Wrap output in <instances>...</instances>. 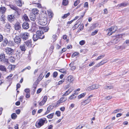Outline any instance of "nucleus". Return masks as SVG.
Returning <instances> with one entry per match:
<instances>
[{
    "label": "nucleus",
    "mask_w": 129,
    "mask_h": 129,
    "mask_svg": "<svg viewBox=\"0 0 129 129\" xmlns=\"http://www.w3.org/2000/svg\"><path fill=\"white\" fill-rule=\"evenodd\" d=\"M44 38V35H43L42 36H38L37 34H34L33 36V39L34 41H36L38 39H43Z\"/></svg>",
    "instance_id": "6e6552de"
},
{
    "label": "nucleus",
    "mask_w": 129,
    "mask_h": 129,
    "mask_svg": "<svg viewBox=\"0 0 129 129\" xmlns=\"http://www.w3.org/2000/svg\"><path fill=\"white\" fill-rule=\"evenodd\" d=\"M1 17L2 18H1V20L2 21H3V23H5L4 16L3 15L1 16Z\"/></svg>",
    "instance_id": "09e8293b"
},
{
    "label": "nucleus",
    "mask_w": 129,
    "mask_h": 129,
    "mask_svg": "<svg viewBox=\"0 0 129 129\" xmlns=\"http://www.w3.org/2000/svg\"><path fill=\"white\" fill-rule=\"evenodd\" d=\"M32 4H36L37 5H38L37 7L39 8H41V5L38 3H34V2H32Z\"/></svg>",
    "instance_id": "3c124183"
},
{
    "label": "nucleus",
    "mask_w": 129,
    "mask_h": 129,
    "mask_svg": "<svg viewBox=\"0 0 129 129\" xmlns=\"http://www.w3.org/2000/svg\"><path fill=\"white\" fill-rule=\"evenodd\" d=\"M70 15V13H68L67 14H65L63 16H62V18L63 19H65Z\"/></svg>",
    "instance_id": "72a5a7b5"
},
{
    "label": "nucleus",
    "mask_w": 129,
    "mask_h": 129,
    "mask_svg": "<svg viewBox=\"0 0 129 129\" xmlns=\"http://www.w3.org/2000/svg\"><path fill=\"white\" fill-rule=\"evenodd\" d=\"M68 1L66 0H63V4L64 6L67 5L68 4Z\"/></svg>",
    "instance_id": "37998d69"
},
{
    "label": "nucleus",
    "mask_w": 129,
    "mask_h": 129,
    "mask_svg": "<svg viewBox=\"0 0 129 129\" xmlns=\"http://www.w3.org/2000/svg\"><path fill=\"white\" fill-rule=\"evenodd\" d=\"M93 89H97L99 87V85H98L94 84L92 86Z\"/></svg>",
    "instance_id": "58836bf2"
},
{
    "label": "nucleus",
    "mask_w": 129,
    "mask_h": 129,
    "mask_svg": "<svg viewBox=\"0 0 129 129\" xmlns=\"http://www.w3.org/2000/svg\"><path fill=\"white\" fill-rule=\"evenodd\" d=\"M36 34L38 36L42 37V35L43 34V32L42 31L38 30L36 32Z\"/></svg>",
    "instance_id": "bb28decb"
},
{
    "label": "nucleus",
    "mask_w": 129,
    "mask_h": 129,
    "mask_svg": "<svg viewBox=\"0 0 129 129\" xmlns=\"http://www.w3.org/2000/svg\"><path fill=\"white\" fill-rule=\"evenodd\" d=\"M37 87V85L36 84H34L33 85V90L34 91H35L36 88Z\"/></svg>",
    "instance_id": "69168bd1"
},
{
    "label": "nucleus",
    "mask_w": 129,
    "mask_h": 129,
    "mask_svg": "<svg viewBox=\"0 0 129 129\" xmlns=\"http://www.w3.org/2000/svg\"><path fill=\"white\" fill-rule=\"evenodd\" d=\"M92 90H93V88H92V86L87 87L86 89V90L88 91H90Z\"/></svg>",
    "instance_id": "8fccbe9b"
},
{
    "label": "nucleus",
    "mask_w": 129,
    "mask_h": 129,
    "mask_svg": "<svg viewBox=\"0 0 129 129\" xmlns=\"http://www.w3.org/2000/svg\"><path fill=\"white\" fill-rule=\"evenodd\" d=\"M59 71L60 72L63 73H66V70L65 69H60L59 70Z\"/></svg>",
    "instance_id": "c03bdc74"
},
{
    "label": "nucleus",
    "mask_w": 129,
    "mask_h": 129,
    "mask_svg": "<svg viewBox=\"0 0 129 129\" xmlns=\"http://www.w3.org/2000/svg\"><path fill=\"white\" fill-rule=\"evenodd\" d=\"M15 60V58L14 57H11L10 58V60L12 62H13Z\"/></svg>",
    "instance_id": "774afa93"
},
{
    "label": "nucleus",
    "mask_w": 129,
    "mask_h": 129,
    "mask_svg": "<svg viewBox=\"0 0 129 129\" xmlns=\"http://www.w3.org/2000/svg\"><path fill=\"white\" fill-rule=\"evenodd\" d=\"M21 37L20 36H16L14 38V41L15 43L16 44L19 45L21 42Z\"/></svg>",
    "instance_id": "423d86ee"
},
{
    "label": "nucleus",
    "mask_w": 129,
    "mask_h": 129,
    "mask_svg": "<svg viewBox=\"0 0 129 129\" xmlns=\"http://www.w3.org/2000/svg\"><path fill=\"white\" fill-rule=\"evenodd\" d=\"M39 27L37 25H35L34 26L32 27V29L34 31H35L38 29V28Z\"/></svg>",
    "instance_id": "473e14b6"
},
{
    "label": "nucleus",
    "mask_w": 129,
    "mask_h": 129,
    "mask_svg": "<svg viewBox=\"0 0 129 129\" xmlns=\"http://www.w3.org/2000/svg\"><path fill=\"white\" fill-rule=\"evenodd\" d=\"M54 114V113H52L48 115L47 116V117L48 118H52L53 117Z\"/></svg>",
    "instance_id": "a19ab883"
},
{
    "label": "nucleus",
    "mask_w": 129,
    "mask_h": 129,
    "mask_svg": "<svg viewBox=\"0 0 129 129\" xmlns=\"http://www.w3.org/2000/svg\"><path fill=\"white\" fill-rule=\"evenodd\" d=\"M48 14L50 18H52L53 15V13L51 11H48Z\"/></svg>",
    "instance_id": "c9c22d12"
},
{
    "label": "nucleus",
    "mask_w": 129,
    "mask_h": 129,
    "mask_svg": "<svg viewBox=\"0 0 129 129\" xmlns=\"http://www.w3.org/2000/svg\"><path fill=\"white\" fill-rule=\"evenodd\" d=\"M28 22H24L22 25V27L24 29H28L29 27V24L28 23Z\"/></svg>",
    "instance_id": "1a4fd4ad"
},
{
    "label": "nucleus",
    "mask_w": 129,
    "mask_h": 129,
    "mask_svg": "<svg viewBox=\"0 0 129 129\" xmlns=\"http://www.w3.org/2000/svg\"><path fill=\"white\" fill-rule=\"evenodd\" d=\"M86 94V93H83L78 96V97L79 99H80L84 97Z\"/></svg>",
    "instance_id": "c756f323"
},
{
    "label": "nucleus",
    "mask_w": 129,
    "mask_h": 129,
    "mask_svg": "<svg viewBox=\"0 0 129 129\" xmlns=\"http://www.w3.org/2000/svg\"><path fill=\"white\" fill-rule=\"evenodd\" d=\"M76 94L74 93V94H73L72 95L70 96L69 97V99L70 100H72L73 99L75 98H76V96H75V95Z\"/></svg>",
    "instance_id": "f704fd0d"
},
{
    "label": "nucleus",
    "mask_w": 129,
    "mask_h": 129,
    "mask_svg": "<svg viewBox=\"0 0 129 129\" xmlns=\"http://www.w3.org/2000/svg\"><path fill=\"white\" fill-rule=\"evenodd\" d=\"M31 44V41L30 40H29L27 41L25 43V45H26L27 46H30Z\"/></svg>",
    "instance_id": "c85d7f7f"
},
{
    "label": "nucleus",
    "mask_w": 129,
    "mask_h": 129,
    "mask_svg": "<svg viewBox=\"0 0 129 129\" xmlns=\"http://www.w3.org/2000/svg\"><path fill=\"white\" fill-rule=\"evenodd\" d=\"M58 75V73L56 72H55L53 73V76L54 78L56 77Z\"/></svg>",
    "instance_id": "864d4df0"
},
{
    "label": "nucleus",
    "mask_w": 129,
    "mask_h": 129,
    "mask_svg": "<svg viewBox=\"0 0 129 129\" xmlns=\"http://www.w3.org/2000/svg\"><path fill=\"white\" fill-rule=\"evenodd\" d=\"M80 1L79 0H77L75 1L74 3V5L75 6H77L78 4L79 3Z\"/></svg>",
    "instance_id": "6e6d98bb"
},
{
    "label": "nucleus",
    "mask_w": 129,
    "mask_h": 129,
    "mask_svg": "<svg viewBox=\"0 0 129 129\" xmlns=\"http://www.w3.org/2000/svg\"><path fill=\"white\" fill-rule=\"evenodd\" d=\"M77 23L73 27L75 29H76L79 26V24H77Z\"/></svg>",
    "instance_id": "13d9d810"
},
{
    "label": "nucleus",
    "mask_w": 129,
    "mask_h": 129,
    "mask_svg": "<svg viewBox=\"0 0 129 129\" xmlns=\"http://www.w3.org/2000/svg\"><path fill=\"white\" fill-rule=\"evenodd\" d=\"M120 40L119 38L118 37H115L114 39L111 41V42L113 43L114 44H115L117 43Z\"/></svg>",
    "instance_id": "2eb2a0df"
},
{
    "label": "nucleus",
    "mask_w": 129,
    "mask_h": 129,
    "mask_svg": "<svg viewBox=\"0 0 129 129\" xmlns=\"http://www.w3.org/2000/svg\"><path fill=\"white\" fill-rule=\"evenodd\" d=\"M15 28L16 30L20 29L21 28L20 23L19 22L16 23L15 25Z\"/></svg>",
    "instance_id": "4468645a"
},
{
    "label": "nucleus",
    "mask_w": 129,
    "mask_h": 129,
    "mask_svg": "<svg viewBox=\"0 0 129 129\" xmlns=\"http://www.w3.org/2000/svg\"><path fill=\"white\" fill-rule=\"evenodd\" d=\"M117 27L115 26L112 27L111 28L108 29V32L107 33V35L110 36L113 33H114L117 29Z\"/></svg>",
    "instance_id": "7ed1b4c3"
},
{
    "label": "nucleus",
    "mask_w": 129,
    "mask_h": 129,
    "mask_svg": "<svg viewBox=\"0 0 129 129\" xmlns=\"http://www.w3.org/2000/svg\"><path fill=\"white\" fill-rule=\"evenodd\" d=\"M85 42L84 40H82L80 42L79 44L81 45H83L85 43Z\"/></svg>",
    "instance_id": "603ef678"
},
{
    "label": "nucleus",
    "mask_w": 129,
    "mask_h": 129,
    "mask_svg": "<svg viewBox=\"0 0 129 129\" xmlns=\"http://www.w3.org/2000/svg\"><path fill=\"white\" fill-rule=\"evenodd\" d=\"M11 28V27L9 23H7L6 24L5 27V29H8V30H10Z\"/></svg>",
    "instance_id": "a878e982"
},
{
    "label": "nucleus",
    "mask_w": 129,
    "mask_h": 129,
    "mask_svg": "<svg viewBox=\"0 0 129 129\" xmlns=\"http://www.w3.org/2000/svg\"><path fill=\"white\" fill-rule=\"evenodd\" d=\"M79 54V53H73L72 55V57H75L76 56L78 55Z\"/></svg>",
    "instance_id": "e2e57ef3"
},
{
    "label": "nucleus",
    "mask_w": 129,
    "mask_h": 129,
    "mask_svg": "<svg viewBox=\"0 0 129 129\" xmlns=\"http://www.w3.org/2000/svg\"><path fill=\"white\" fill-rule=\"evenodd\" d=\"M73 90H71L70 88L68 89L66 92L63 94V96H67L70 94Z\"/></svg>",
    "instance_id": "5701e85b"
},
{
    "label": "nucleus",
    "mask_w": 129,
    "mask_h": 129,
    "mask_svg": "<svg viewBox=\"0 0 129 129\" xmlns=\"http://www.w3.org/2000/svg\"><path fill=\"white\" fill-rule=\"evenodd\" d=\"M64 80L63 79L61 81H59L58 83V85H60L62 84V83L64 82Z\"/></svg>",
    "instance_id": "680f3d73"
},
{
    "label": "nucleus",
    "mask_w": 129,
    "mask_h": 129,
    "mask_svg": "<svg viewBox=\"0 0 129 129\" xmlns=\"http://www.w3.org/2000/svg\"><path fill=\"white\" fill-rule=\"evenodd\" d=\"M46 120V119L45 118H41L39 119L36 123V126L37 128H40L44 125Z\"/></svg>",
    "instance_id": "f257e3e1"
},
{
    "label": "nucleus",
    "mask_w": 129,
    "mask_h": 129,
    "mask_svg": "<svg viewBox=\"0 0 129 129\" xmlns=\"http://www.w3.org/2000/svg\"><path fill=\"white\" fill-rule=\"evenodd\" d=\"M8 43V41L7 39H5L3 41L2 44V46L4 47H5Z\"/></svg>",
    "instance_id": "aec40b11"
},
{
    "label": "nucleus",
    "mask_w": 129,
    "mask_h": 129,
    "mask_svg": "<svg viewBox=\"0 0 129 129\" xmlns=\"http://www.w3.org/2000/svg\"><path fill=\"white\" fill-rule=\"evenodd\" d=\"M47 99V96H44L43 101L45 102H46Z\"/></svg>",
    "instance_id": "0e129e2a"
},
{
    "label": "nucleus",
    "mask_w": 129,
    "mask_h": 129,
    "mask_svg": "<svg viewBox=\"0 0 129 129\" xmlns=\"http://www.w3.org/2000/svg\"><path fill=\"white\" fill-rule=\"evenodd\" d=\"M127 3H121L119 5L120 7L123 6L125 7L127 5Z\"/></svg>",
    "instance_id": "a18cd8bd"
},
{
    "label": "nucleus",
    "mask_w": 129,
    "mask_h": 129,
    "mask_svg": "<svg viewBox=\"0 0 129 129\" xmlns=\"http://www.w3.org/2000/svg\"><path fill=\"white\" fill-rule=\"evenodd\" d=\"M45 103V102H44L42 100V101L41 102H40L39 103V105L40 106H42Z\"/></svg>",
    "instance_id": "052dcab7"
},
{
    "label": "nucleus",
    "mask_w": 129,
    "mask_h": 129,
    "mask_svg": "<svg viewBox=\"0 0 129 129\" xmlns=\"http://www.w3.org/2000/svg\"><path fill=\"white\" fill-rule=\"evenodd\" d=\"M98 32V30H95L94 31L92 32L91 35L93 36L96 34Z\"/></svg>",
    "instance_id": "49530a36"
},
{
    "label": "nucleus",
    "mask_w": 129,
    "mask_h": 129,
    "mask_svg": "<svg viewBox=\"0 0 129 129\" xmlns=\"http://www.w3.org/2000/svg\"><path fill=\"white\" fill-rule=\"evenodd\" d=\"M26 45L25 44L22 45L20 46V49L22 51H25L26 50Z\"/></svg>",
    "instance_id": "393cba45"
},
{
    "label": "nucleus",
    "mask_w": 129,
    "mask_h": 129,
    "mask_svg": "<svg viewBox=\"0 0 129 129\" xmlns=\"http://www.w3.org/2000/svg\"><path fill=\"white\" fill-rule=\"evenodd\" d=\"M0 61L6 63L8 62V59L6 58L5 54L4 53L1 54L0 55Z\"/></svg>",
    "instance_id": "39448f33"
},
{
    "label": "nucleus",
    "mask_w": 129,
    "mask_h": 129,
    "mask_svg": "<svg viewBox=\"0 0 129 129\" xmlns=\"http://www.w3.org/2000/svg\"><path fill=\"white\" fill-rule=\"evenodd\" d=\"M104 55H101L100 56H99L95 59V60H97L100 59H101L104 57Z\"/></svg>",
    "instance_id": "79ce46f5"
},
{
    "label": "nucleus",
    "mask_w": 129,
    "mask_h": 129,
    "mask_svg": "<svg viewBox=\"0 0 129 129\" xmlns=\"http://www.w3.org/2000/svg\"><path fill=\"white\" fill-rule=\"evenodd\" d=\"M8 19L10 21H13L15 19V16L13 14L9 15L8 16Z\"/></svg>",
    "instance_id": "9b49d317"
},
{
    "label": "nucleus",
    "mask_w": 129,
    "mask_h": 129,
    "mask_svg": "<svg viewBox=\"0 0 129 129\" xmlns=\"http://www.w3.org/2000/svg\"><path fill=\"white\" fill-rule=\"evenodd\" d=\"M121 110V109H116L113 111V113H116L120 111Z\"/></svg>",
    "instance_id": "bf43d9fd"
},
{
    "label": "nucleus",
    "mask_w": 129,
    "mask_h": 129,
    "mask_svg": "<svg viewBox=\"0 0 129 129\" xmlns=\"http://www.w3.org/2000/svg\"><path fill=\"white\" fill-rule=\"evenodd\" d=\"M44 76L43 75V73H42L39 75V77H38L37 79V81L38 82H39L44 77Z\"/></svg>",
    "instance_id": "6ab92c4d"
},
{
    "label": "nucleus",
    "mask_w": 129,
    "mask_h": 129,
    "mask_svg": "<svg viewBox=\"0 0 129 129\" xmlns=\"http://www.w3.org/2000/svg\"><path fill=\"white\" fill-rule=\"evenodd\" d=\"M0 70L2 72H6L7 69L5 66L2 65H0Z\"/></svg>",
    "instance_id": "a211bd4d"
},
{
    "label": "nucleus",
    "mask_w": 129,
    "mask_h": 129,
    "mask_svg": "<svg viewBox=\"0 0 129 129\" xmlns=\"http://www.w3.org/2000/svg\"><path fill=\"white\" fill-rule=\"evenodd\" d=\"M53 108V107L51 105H50L48 106V107L47 108V109H48V110H49L50 111Z\"/></svg>",
    "instance_id": "338daca9"
},
{
    "label": "nucleus",
    "mask_w": 129,
    "mask_h": 129,
    "mask_svg": "<svg viewBox=\"0 0 129 129\" xmlns=\"http://www.w3.org/2000/svg\"><path fill=\"white\" fill-rule=\"evenodd\" d=\"M39 11L37 9H34L31 10V12L30 13L32 14H34L35 15L38 13Z\"/></svg>",
    "instance_id": "b1692460"
},
{
    "label": "nucleus",
    "mask_w": 129,
    "mask_h": 129,
    "mask_svg": "<svg viewBox=\"0 0 129 129\" xmlns=\"http://www.w3.org/2000/svg\"><path fill=\"white\" fill-rule=\"evenodd\" d=\"M113 87L112 86H106L105 87V89H109L113 88Z\"/></svg>",
    "instance_id": "de8ad7c7"
},
{
    "label": "nucleus",
    "mask_w": 129,
    "mask_h": 129,
    "mask_svg": "<svg viewBox=\"0 0 129 129\" xmlns=\"http://www.w3.org/2000/svg\"><path fill=\"white\" fill-rule=\"evenodd\" d=\"M17 5L20 7H21L22 6V2L21 0L16 1Z\"/></svg>",
    "instance_id": "cd10ccee"
},
{
    "label": "nucleus",
    "mask_w": 129,
    "mask_h": 129,
    "mask_svg": "<svg viewBox=\"0 0 129 129\" xmlns=\"http://www.w3.org/2000/svg\"><path fill=\"white\" fill-rule=\"evenodd\" d=\"M17 116L15 113H13L11 115V117L12 119H15L17 117Z\"/></svg>",
    "instance_id": "7c9ffc66"
},
{
    "label": "nucleus",
    "mask_w": 129,
    "mask_h": 129,
    "mask_svg": "<svg viewBox=\"0 0 129 129\" xmlns=\"http://www.w3.org/2000/svg\"><path fill=\"white\" fill-rule=\"evenodd\" d=\"M8 6L10 7V8L12 9L15 10L16 9V6H15L12 5H9Z\"/></svg>",
    "instance_id": "e433bc0d"
},
{
    "label": "nucleus",
    "mask_w": 129,
    "mask_h": 129,
    "mask_svg": "<svg viewBox=\"0 0 129 129\" xmlns=\"http://www.w3.org/2000/svg\"><path fill=\"white\" fill-rule=\"evenodd\" d=\"M79 26L80 27L79 28V29L80 30H82L83 28V25L82 24H79Z\"/></svg>",
    "instance_id": "5fc2aeb1"
},
{
    "label": "nucleus",
    "mask_w": 129,
    "mask_h": 129,
    "mask_svg": "<svg viewBox=\"0 0 129 129\" xmlns=\"http://www.w3.org/2000/svg\"><path fill=\"white\" fill-rule=\"evenodd\" d=\"M69 66L70 67H71V70H74L76 68L73 65V64H72V63H70V64Z\"/></svg>",
    "instance_id": "ea45409f"
},
{
    "label": "nucleus",
    "mask_w": 129,
    "mask_h": 129,
    "mask_svg": "<svg viewBox=\"0 0 129 129\" xmlns=\"http://www.w3.org/2000/svg\"><path fill=\"white\" fill-rule=\"evenodd\" d=\"M39 25L42 26H44L47 23L46 18H42V19H39L38 22Z\"/></svg>",
    "instance_id": "20e7f679"
},
{
    "label": "nucleus",
    "mask_w": 129,
    "mask_h": 129,
    "mask_svg": "<svg viewBox=\"0 0 129 129\" xmlns=\"http://www.w3.org/2000/svg\"><path fill=\"white\" fill-rule=\"evenodd\" d=\"M17 12L18 15H19L21 11V10L18 8L17 7L16 8V9L15 10Z\"/></svg>",
    "instance_id": "4c0bfd02"
},
{
    "label": "nucleus",
    "mask_w": 129,
    "mask_h": 129,
    "mask_svg": "<svg viewBox=\"0 0 129 129\" xmlns=\"http://www.w3.org/2000/svg\"><path fill=\"white\" fill-rule=\"evenodd\" d=\"M91 101L90 99H89L87 98L86 100H84L81 102V105L85 106V105L89 103Z\"/></svg>",
    "instance_id": "9d476101"
},
{
    "label": "nucleus",
    "mask_w": 129,
    "mask_h": 129,
    "mask_svg": "<svg viewBox=\"0 0 129 129\" xmlns=\"http://www.w3.org/2000/svg\"><path fill=\"white\" fill-rule=\"evenodd\" d=\"M67 100L66 98L64 97H62L57 102V104H59L66 101Z\"/></svg>",
    "instance_id": "ddd939ff"
},
{
    "label": "nucleus",
    "mask_w": 129,
    "mask_h": 129,
    "mask_svg": "<svg viewBox=\"0 0 129 129\" xmlns=\"http://www.w3.org/2000/svg\"><path fill=\"white\" fill-rule=\"evenodd\" d=\"M30 19L32 21H35L36 19V15L30 13Z\"/></svg>",
    "instance_id": "dca6fc26"
},
{
    "label": "nucleus",
    "mask_w": 129,
    "mask_h": 129,
    "mask_svg": "<svg viewBox=\"0 0 129 129\" xmlns=\"http://www.w3.org/2000/svg\"><path fill=\"white\" fill-rule=\"evenodd\" d=\"M29 34L27 33H22L20 35L21 37L24 40H26L28 39L29 37Z\"/></svg>",
    "instance_id": "0eeeda50"
},
{
    "label": "nucleus",
    "mask_w": 129,
    "mask_h": 129,
    "mask_svg": "<svg viewBox=\"0 0 129 129\" xmlns=\"http://www.w3.org/2000/svg\"><path fill=\"white\" fill-rule=\"evenodd\" d=\"M16 55L18 58L19 59L22 56L21 53L19 50H17L16 53Z\"/></svg>",
    "instance_id": "f3484780"
},
{
    "label": "nucleus",
    "mask_w": 129,
    "mask_h": 129,
    "mask_svg": "<svg viewBox=\"0 0 129 129\" xmlns=\"http://www.w3.org/2000/svg\"><path fill=\"white\" fill-rule=\"evenodd\" d=\"M55 114L58 116H59L60 115V112L59 111H57L55 113Z\"/></svg>",
    "instance_id": "4d7b16f0"
},
{
    "label": "nucleus",
    "mask_w": 129,
    "mask_h": 129,
    "mask_svg": "<svg viewBox=\"0 0 129 129\" xmlns=\"http://www.w3.org/2000/svg\"><path fill=\"white\" fill-rule=\"evenodd\" d=\"M104 61V60L100 62V63L97 64V66L98 67H99L100 66L102 65L103 64H104L105 63H106V62Z\"/></svg>",
    "instance_id": "2f4dec72"
},
{
    "label": "nucleus",
    "mask_w": 129,
    "mask_h": 129,
    "mask_svg": "<svg viewBox=\"0 0 129 129\" xmlns=\"http://www.w3.org/2000/svg\"><path fill=\"white\" fill-rule=\"evenodd\" d=\"M68 81L70 82H71L74 80V78L72 76H69L67 78Z\"/></svg>",
    "instance_id": "4be33fe9"
},
{
    "label": "nucleus",
    "mask_w": 129,
    "mask_h": 129,
    "mask_svg": "<svg viewBox=\"0 0 129 129\" xmlns=\"http://www.w3.org/2000/svg\"><path fill=\"white\" fill-rule=\"evenodd\" d=\"M6 10L7 9L5 7H0V14L3 15L5 13Z\"/></svg>",
    "instance_id": "f8f14e48"
},
{
    "label": "nucleus",
    "mask_w": 129,
    "mask_h": 129,
    "mask_svg": "<svg viewBox=\"0 0 129 129\" xmlns=\"http://www.w3.org/2000/svg\"><path fill=\"white\" fill-rule=\"evenodd\" d=\"M4 50L7 54L12 55L14 54V50L10 48H6L4 49Z\"/></svg>",
    "instance_id": "f03ea898"
},
{
    "label": "nucleus",
    "mask_w": 129,
    "mask_h": 129,
    "mask_svg": "<svg viewBox=\"0 0 129 129\" xmlns=\"http://www.w3.org/2000/svg\"><path fill=\"white\" fill-rule=\"evenodd\" d=\"M23 19L25 21L29 22L30 20L29 19L28 16L26 14H25L23 16Z\"/></svg>",
    "instance_id": "412c9836"
}]
</instances>
